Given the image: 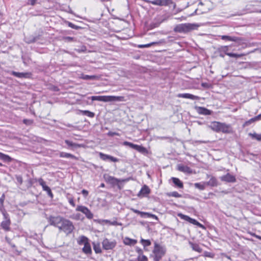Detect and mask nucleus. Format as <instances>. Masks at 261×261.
Instances as JSON below:
<instances>
[{"instance_id":"f257e3e1","label":"nucleus","mask_w":261,"mask_h":261,"mask_svg":"<svg viewBox=\"0 0 261 261\" xmlns=\"http://www.w3.org/2000/svg\"><path fill=\"white\" fill-rule=\"evenodd\" d=\"M209 127L212 130L217 133L222 132L225 134L232 133V128L231 125L225 123L214 121L211 123Z\"/></svg>"},{"instance_id":"f03ea898","label":"nucleus","mask_w":261,"mask_h":261,"mask_svg":"<svg viewBox=\"0 0 261 261\" xmlns=\"http://www.w3.org/2000/svg\"><path fill=\"white\" fill-rule=\"evenodd\" d=\"M166 252V248L165 246H162L155 242L154 244V248L151 257L153 258V261H160L165 255Z\"/></svg>"},{"instance_id":"7ed1b4c3","label":"nucleus","mask_w":261,"mask_h":261,"mask_svg":"<svg viewBox=\"0 0 261 261\" xmlns=\"http://www.w3.org/2000/svg\"><path fill=\"white\" fill-rule=\"evenodd\" d=\"M103 178L105 181L111 185L112 187H115V186H117L119 189H121V187L120 186V182H126L129 180V178H127L126 179H118L114 176H110L108 174H105L103 175Z\"/></svg>"},{"instance_id":"20e7f679","label":"nucleus","mask_w":261,"mask_h":261,"mask_svg":"<svg viewBox=\"0 0 261 261\" xmlns=\"http://www.w3.org/2000/svg\"><path fill=\"white\" fill-rule=\"evenodd\" d=\"M198 25L194 23H181L176 25L174 31L178 33H187L197 28Z\"/></svg>"},{"instance_id":"39448f33","label":"nucleus","mask_w":261,"mask_h":261,"mask_svg":"<svg viewBox=\"0 0 261 261\" xmlns=\"http://www.w3.org/2000/svg\"><path fill=\"white\" fill-rule=\"evenodd\" d=\"M74 229V226L73 223L68 219H64L59 229L68 235L71 233Z\"/></svg>"},{"instance_id":"423d86ee","label":"nucleus","mask_w":261,"mask_h":261,"mask_svg":"<svg viewBox=\"0 0 261 261\" xmlns=\"http://www.w3.org/2000/svg\"><path fill=\"white\" fill-rule=\"evenodd\" d=\"M64 219L65 218L61 216H50L48 217V220L50 225L54 226L59 229V227L62 223Z\"/></svg>"},{"instance_id":"0eeeda50","label":"nucleus","mask_w":261,"mask_h":261,"mask_svg":"<svg viewBox=\"0 0 261 261\" xmlns=\"http://www.w3.org/2000/svg\"><path fill=\"white\" fill-rule=\"evenodd\" d=\"M76 211L81 212L85 215L87 218L92 219L93 218V214L90 210L86 206L83 205H77Z\"/></svg>"},{"instance_id":"6e6552de","label":"nucleus","mask_w":261,"mask_h":261,"mask_svg":"<svg viewBox=\"0 0 261 261\" xmlns=\"http://www.w3.org/2000/svg\"><path fill=\"white\" fill-rule=\"evenodd\" d=\"M102 247L105 250L113 249L116 245L115 241H111L108 239H105L102 242Z\"/></svg>"},{"instance_id":"1a4fd4ad","label":"nucleus","mask_w":261,"mask_h":261,"mask_svg":"<svg viewBox=\"0 0 261 261\" xmlns=\"http://www.w3.org/2000/svg\"><path fill=\"white\" fill-rule=\"evenodd\" d=\"M146 2L148 3L159 6H167L172 3L171 0H146Z\"/></svg>"},{"instance_id":"9d476101","label":"nucleus","mask_w":261,"mask_h":261,"mask_svg":"<svg viewBox=\"0 0 261 261\" xmlns=\"http://www.w3.org/2000/svg\"><path fill=\"white\" fill-rule=\"evenodd\" d=\"M178 216L182 219L185 220L193 224L199 226L200 227H203V225L198 222L197 220L191 218L188 216L182 214H178Z\"/></svg>"},{"instance_id":"9b49d317","label":"nucleus","mask_w":261,"mask_h":261,"mask_svg":"<svg viewBox=\"0 0 261 261\" xmlns=\"http://www.w3.org/2000/svg\"><path fill=\"white\" fill-rule=\"evenodd\" d=\"M38 182L42 187L43 191H46L47 192V195L51 198H53L54 197L53 194L51 191V189L49 187L46 185L45 182L43 180V179L40 178L38 180Z\"/></svg>"},{"instance_id":"f8f14e48","label":"nucleus","mask_w":261,"mask_h":261,"mask_svg":"<svg viewBox=\"0 0 261 261\" xmlns=\"http://www.w3.org/2000/svg\"><path fill=\"white\" fill-rule=\"evenodd\" d=\"M99 156L102 160L105 161H110L113 162H117L119 161V159L117 158L102 152H99Z\"/></svg>"},{"instance_id":"ddd939ff","label":"nucleus","mask_w":261,"mask_h":261,"mask_svg":"<svg viewBox=\"0 0 261 261\" xmlns=\"http://www.w3.org/2000/svg\"><path fill=\"white\" fill-rule=\"evenodd\" d=\"M220 178L221 181L227 182H234L236 181V177L229 173H227L226 175L221 176Z\"/></svg>"},{"instance_id":"4468645a","label":"nucleus","mask_w":261,"mask_h":261,"mask_svg":"<svg viewBox=\"0 0 261 261\" xmlns=\"http://www.w3.org/2000/svg\"><path fill=\"white\" fill-rule=\"evenodd\" d=\"M150 193V189L149 188V187L147 185H145L142 187L141 190L137 194V196L138 197H146L148 194H149Z\"/></svg>"},{"instance_id":"2eb2a0df","label":"nucleus","mask_w":261,"mask_h":261,"mask_svg":"<svg viewBox=\"0 0 261 261\" xmlns=\"http://www.w3.org/2000/svg\"><path fill=\"white\" fill-rule=\"evenodd\" d=\"M177 96L179 98H188L192 100H199L200 97L190 93H179Z\"/></svg>"},{"instance_id":"dca6fc26","label":"nucleus","mask_w":261,"mask_h":261,"mask_svg":"<svg viewBox=\"0 0 261 261\" xmlns=\"http://www.w3.org/2000/svg\"><path fill=\"white\" fill-rule=\"evenodd\" d=\"M178 171L185 173L191 174L192 173V170L189 167L185 166L182 164H178L177 167Z\"/></svg>"},{"instance_id":"f3484780","label":"nucleus","mask_w":261,"mask_h":261,"mask_svg":"<svg viewBox=\"0 0 261 261\" xmlns=\"http://www.w3.org/2000/svg\"><path fill=\"white\" fill-rule=\"evenodd\" d=\"M196 109L197 110V112L199 114H201V115H211L212 113V111H211L206 108H205L204 107H196Z\"/></svg>"},{"instance_id":"a211bd4d","label":"nucleus","mask_w":261,"mask_h":261,"mask_svg":"<svg viewBox=\"0 0 261 261\" xmlns=\"http://www.w3.org/2000/svg\"><path fill=\"white\" fill-rule=\"evenodd\" d=\"M207 177H210L211 178L208 181L205 182V184L206 186H209L211 187H217L218 186V180L214 176H211L209 175H207Z\"/></svg>"},{"instance_id":"6ab92c4d","label":"nucleus","mask_w":261,"mask_h":261,"mask_svg":"<svg viewBox=\"0 0 261 261\" xmlns=\"http://www.w3.org/2000/svg\"><path fill=\"white\" fill-rule=\"evenodd\" d=\"M123 144L126 146H128L130 147H131L133 149H135L136 150H137L139 151H141L142 150L145 149V148L142 146H140L136 145V144H134L131 142H129L127 141L124 142Z\"/></svg>"},{"instance_id":"aec40b11","label":"nucleus","mask_w":261,"mask_h":261,"mask_svg":"<svg viewBox=\"0 0 261 261\" xmlns=\"http://www.w3.org/2000/svg\"><path fill=\"white\" fill-rule=\"evenodd\" d=\"M11 74L18 78H28L30 75L28 72H18L14 71Z\"/></svg>"},{"instance_id":"412c9836","label":"nucleus","mask_w":261,"mask_h":261,"mask_svg":"<svg viewBox=\"0 0 261 261\" xmlns=\"http://www.w3.org/2000/svg\"><path fill=\"white\" fill-rule=\"evenodd\" d=\"M93 101L97 100L99 101L108 102L109 96H93L91 97Z\"/></svg>"},{"instance_id":"4be33fe9","label":"nucleus","mask_w":261,"mask_h":261,"mask_svg":"<svg viewBox=\"0 0 261 261\" xmlns=\"http://www.w3.org/2000/svg\"><path fill=\"white\" fill-rule=\"evenodd\" d=\"M220 38L221 39H222L223 40L234 41V42H237L239 40V38L237 37L229 36H227V35L220 36Z\"/></svg>"},{"instance_id":"5701e85b","label":"nucleus","mask_w":261,"mask_h":261,"mask_svg":"<svg viewBox=\"0 0 261 261\" xmlns=\"http://www.w3.org/2000/svg\"><path fill=\"white\" fill-rule=\"evenodd\" d=\"M171 180L173 182L178 188H183L184 185L182 182L178 178L172 177Z\"/></svg>"},{"instance_id":"b1692460","label":"nucleus","mask_w":261,"mask_h":261,"mask_svg":"<svg viewBox=\"0 0 261 261\" xmlns=\"http://www.w3.org/2000/svg\"><path fill=\"white\" fill-rule=\"evenodd\" d=\"M228 50V46H223L219 48V56L224 58L226 53H228L227 51Z\"/></svg>"},{"instance_id":"393cba45","label":"nucleus","mask_w":261,"mask_h":261,"mask_svg":"<svg viewBox=\"0 0 261 261\" xmlns=\"http://www.w3.org/2000/svg\"><path fill=\"white\" fill-rule=\"evenodd\" d=\"M77 114L86 115L90 118H93L95 116V114L93 112L88 110H79Z\"/></svg>"},{"instance_id":"a878e982","label":"nucleus","mask_w":261,"mask_h":261,"mask_svg":"<svg viewBox=\"0 0 261 261\" xmlns=\"http://www.w3.org/2000/svg\"><path fill=\"white\" fill-rule=\"evenodd\" d=\"M38 39H39V36H34L26 37L24 38L25 41L29 44L34 43L36 42Z\"/></svg>"},{"instance_id":"bb28decb","label":"nucleus","mask_w":261,"mask_h":261,"mask_svg":"<svg viewBox=\"0 0 261 261\" xmlns=\"http://www.w3.org/2000/svg\"><path fill=\"white\" fill-rule=\"evenodd\" d=\"M83 251L87 254H91L92 250L90 244L89 243L85 244L84 247L83 248Z\"/></svg>"},{"instance_id":"cd10ccee","label":"nucleus","mask_w":261,"mask_h":261,"mask_svg":"<svg viewBox=\"0 0 261 261\" xmlns=\"http://www.w3.org/2000/svg\"><path fill=\"white\" fill-rule=\"evenodd\" d=\"M59 156L61 158H71L72 159L77 160V158L75 156L69 153L61 152L59 154Z\"/></svg>"},{"instance_id":"c85d7f7f","label":"nucleus","mask_w":261,"mask_h":261,"mask_svg":"<svg viewBox=\"0 0 261 261\" xmlns=\"http://www.w3.org/2000/svg\"><path fill=\"white\" fill-rule=\"evenodd\" d=\"M124 101V96H109V101Z\"/></svg>"},{"instance_id":"c756f323","label":"nucleus","mask_w":261,"mask_h":261,"mask_svg":"<svg viewBox=\"0 0 261 261\" xmlns=\"http://www.w3.org/2000/svg\"><path fill=\"white\" fill-rule=\"evenodd\" d=\"M10 224V220H7L5 221H3L1 223V226L6 231H9L10 230V227H9Z\"/></svg>"},{"instance_id":"7c9ffc66","label":"nucleus","mask_w":261,"mask_h":261,"mask_svg":"<svg viewBox=\"0 0 261 261\" xmlns=\"http://www.w3.org/2000/svg\"><path fill=\"white\" fill-rule=\"evenodd\" d=\"M0 160H3L5 162H10L12 161V158L8 155L5 154L0 152Z\"/></svg>"},{"instance_id":"2f4dec72","label":"nucleus","mask_w":261,"mask_h":261,"mask_svg":"<svg viewBox=\"0 0 261 261\" xmlns=\"http://www.w3.org/2000/svg\"><path fill=\"white\" fill-rule=\"evenodd\" d=\"M136 240L130 239L129 238H125L124 240V243L126 245H134L137 243Z\"/></svg>"},{"instance_id":"473e14b6","label":"nucleus","mask_w":261,"mask_h":261,"mask_svg":"<svg viewBox=\"0 0 261 261\" xmlns=\"http://www.w3.org/2000/svg\"><path fill=\"white\" fill-rule=\"evenodd\" d=\"M99 222L100 223H101V222H104V223H109V224H110L111 225H121V223H119V222H118L116 221H110L109 220H106V219L99 220Z\"/></svg>"},{"instance_id":"72a5a7b5","label":"nucleus","mask_w":261,"mask_h":261,"mask_svg":"<svg viewBox=\"0 0 261 261\" xmlns=\"http://www.w3.org/2000/svg\"><path fill=\"white\" fill-rule=\"evenodd\" d=\"M65 142L68 146L71 147L73 148H78V147H81L82 146V145L81 144L73 143L72 142H71L69 140H66L65 141Z\"/></svg>"},{"instance_id":"f704fd0d","label":"nucleus","mask_w":261,"mask_h":261,"mask_svg":"<svg viewBox=\"0 0 261 261\" xmlns=\"http://www.w3.org/2000/svg\"><path fill=\"white\" fill-rule=\"evenodd\" d=\"M206 186V185L205 184V182H203V184L200 182H197L194 184L195 187L200 190H204Z\"/></svg>"},{"instance_id":"c9c22d12","label":"nucleus","mask_w":261,"mask_h":261,"mask_svg":"<svg viewBox=\"0 0 261 261\" xmlns=\"http://www.w3.org/2000/svg\"><path fill=\"white\" fill-rule=\"evenodd\" d=\"M167 195L169 197H174L176 198L181 197V195L176 191L168 193Z\"/></svg>"},{"instance_id":"e433bc0d","label":"nucleus","mask_w":261,"mask_h":261,"mask_svg":"<svg viewBox=\"0 0 261 261\" xmlns=\"http://www.w3.org/2000/svg\"><path fill=\"white\" fill-rule=\"evenodd\" d=\"M140 242L144 248L151 245V242L149 240L141 239Z\"/></svg>"},{"instance_id":"4c0bfd02","label":"nucleus","mask_w":261,"mask_h":261,"mask_svg":"<svg viewBox=\"0 0 261 261\" xmlns=\"http://www.w3.org/2000/svg\"><path fill=\"white\" fill-rule=\"evenodd\" d=\"M93 249L96 253H100L101 252V250L99 244H93Z\"/></svg>"},{"instance_id":"58836bf2","label":"nucleus","mask_w":261,"mask_h":261,"mask_svg":"<svg viewBox=\"0 0 261 261\" xmlns=\"http://www.w3.org/2000/svg\"><path fill=\"white\" fill-rule=\"evenodd\" d=\"M250 136L252 137L253 139H255L258 141H261V134H258L256 133L250 134Z\"/></svg>"},{"instance_id":"ea45409f","label":"nucleus","mask_w":261,"mask_h":261,"mask_svg":"<svg viewBox=\"0 0 261 261\" xmlns=\"http://www.w3.org/2000/svg\"><path fill=\"white\" fill-rule=\"evenodd\" d=\"M86 243H88V239L85 236H82L80 238V241H79V244L80 245H82V244L85 245V244Z\"/></svg>"},{"instance_id":"a19ab883","label":"nucleus","mask_w":261,"mask_h":261,"mask_svg":"<svg viewBox=\"0 0 261 261\" xmlns=\"http://www.w3.org/2000/svg\"><path fill=\"white\" fill-rule=\"evenodd\" d=\"M82 79L86 80H93L96 79L95 75H83Z\"/></svg>"},{"instance_id":"79ce46f5","label":"nucleus","mask_w":261,"mask_h":261,"mask_svg":"<svg viewBox=\"0 0 261 261\" xmlns=\"http://www.w3.org/2000/svg\"><path fill=\"white\" fill-rule=\"evenodd\" d=\"M131 210L135 213L141 215V217L145 216V215L148 214V213L140 212L137 210L132 208Z\"/></svg>"},{"instance_id":"37998d69","label":"nucleus","mask_w":261,"mask_h":261,"mask_svg":"<svg viewBox=\"0 0 261 261\" xmlns=\"http://www.w3.org/2000/svg\"><path fill=\"white\" fill-rule=\"evenodd\" d=\"M138 261H148L147 257L143 254H139L138 256Z\"/></svg>"},{"instance_id":"c03bdc74","label":"nucleus","mask_w":261,"mask_h":261,"mask_svg":"<svg viewBox=\"0 0 261 261\" xmlns=\"http://www.w3.org/2000/svg\"><path fill=\"white\" fill-rule=\"evenodd\" d=\"M226 55L229 56L230 57H233V58H240L242 56V55L241 54H237L234 53H226Z\"/></svg>"},{"instance_id":"a18cd8bd","label":"nucleus","mask_w":261,"mask_h":261,"mask_svg":"<svg viewBox=\"0 0 261 261\" xmlns=\"http://www.w3.org/2000/svg\"><path fill=\"white\" fill-rule=\"evenodd\" d=\"M33 120L32 119H24L23 122L27 125H31L33 123Z\"/></svg>"},{"instance_id":"49530a36","label":"nucleus","mask_w":261,"mask_h":261,"mask_svg":"<svg viewBox=\"0 0 261 261\" xmlns=\"http://www.w3.org/2000/svg\"><path fill=\"white\" fill-rule=\"evenodd\" d=\"M63 39H64V41L66 42H69L75 41V39L74 38L71 37H69V36L65 37L63 38Z\"/></svg>"},{"instance_id":"de8ad7c7","label":"nucleus","mask_w":261,"mask_h":261,"mask_svg":"<svg viewBox=\"0 0 261 261\" xmlns=\"http://www.w3.org/2000/svg\"><path fill=\"white\" fill-rule=\"evenodd\" d=\"M69 203L73 207L75 206V204L74 201V198L72 196L67 197Z\"/></svg>"},{"instance_id":"09e8293b","label":"nucleus","mask_w":261,"mask_h":261,"mask_svg":"<svg viewBox=\"0 0 261 261\" xmlns=\"http://www.w3.org/2000/svg\"><path fill=\"white\" fill-rule=\"evenodd\" d=\"M156 44L155 42H152L151 43L146 44H142V45H139L138 47L139 48H146L151 46L152 45Z\"/></svg>"},{"instance_id":"8fccbe9b","label":"nucleus","mask_w":261,"mask_h":261,"mask_svg":"<svg viewBox=\"0 0 261 261\" xmlns=\"http://www.w3.org/2000/svg\"><path fill=\"white\" fill-rule=\"evenodd\" d=\"M254 122V120H253V118H251L250 119L248 120V121H246L243 124L244 126H247L250 125L251 123Z\"/></svg>"},{"instance_id":"3c124183","label":"nucleus","mask_w":261,"mask_h":261,"mask_svg":"<svg viewBox=\"0 0 261 261\" xmlns=\"http://www.w3.org/2000/svg\"><path fill=\"white\" fill-rule=\"evenodd\" d=\"M68 25L71 28L74 29H75V30H77V29H79L80 28V27H79L74 24L73 23H71L70 22H68Z\"/></svg>"},{"instance_id":"603ef678","label":"nucleus","mask_w":261,"mask_h":261,"mask_svg":"<svg viewBox=\"0 0 261 261\" xmlns=\"http://www.w3.org/2000/svg\"><path fill=\"white\" fill-rule=\"evenodd\" d=\"M108 135L110 137H113L114 136H119V133L116 132H109L108 133Z\"/></svg>"},{"instance_id":"864d4df0","label":"nucleus","mask_w":261,"mask_h":261,"mask_svg":"<svg viewBox=\"0 0 261 261\" xmlns=\"http://www.w3.org/2000/svg\"><path fill=\"white\" fill-rule=\"evenodd\" d=\"M16 178L17 182H18L20 184H21L22 183V178L21 176L17 175L16 176Z\"/></svg>"},{"instance_id":"5fc2aeb1","label":"nucleus","mask_w":261,"mask_h":261,"mask_svg":"<svg viewBox=\"0 0 261 261\" xmlns=\"http://www.w3.org/2000/svg\"><path fill=\"white\" fill-rule=\"evenodd\" d=\"M254 120V122L261 120V114L253 118Z\"/></svg>"},{"instance_id":"6e6d98bb","label":"nucleus","mask_w":261,"mask_h":261,"mask_svg":"<svg viewBox=\"0 0 261 261\" xmlns=\"http://www.w3.org/2000/svg\"><path fill=\"white\" fill-rule=\"evenodd\" d=\"M5 195L4 194H3L2 195V196H1V197L0 198V203L2 205V206L3 205V203H4V200H5Z\"/></svg>"},{"instance_id":"4d7b16f0","label":"nucleus","mask_w":261,"mask_h":261,"mask_svg":"<svg viewBox=\"0 0 261 261\" xmlns=\"http://www.w3.org/2000/svg\"><path fill=\"white\" fill-rule=\"evenodd\" d=\"M82 193L85 197H86L88 196L89 192L87 190L83 189L82 191Z\"/></svg>"},{"instance_id":"13d9d810","label":"nucleus","mask_w":261,"mask_h":261,"mask_svg":"<svg viewBox=\"0 0 261 261\" xmlns=\"http://www.w3.org/2000/svg\"><path fill=\"white\" fill-rule=\"evenodd\" d=\"M37 0H30L29 2H28V5H31L32 6H34L36 3Z\"/></svg>"},{"instance_id":"bf43d9fd","label":"nucleus","mask_w":261,"mask_h":261,"mask_svg":"<svg viewBox=\"0 0 261 261\" xmlns=\"http://www.w3.org/2000/svg\"><path fill=\"white\" fill-rule=\"evenodd\" d=\"M193 249L195 250V251H198V252H200L201 249H200L199 247L198 246V245H195L193 247Z\"/></svg>"},{"instance_id":"052dcab7","label":"nucleus","mask_w":261,"mask_h":261,"mask_svg":"<svg viewBox=\"0 0 261 261\" xmlns=\"http://www.w3.org/2000/svg\"><path fill=\"white\" fill-rule=\"evenodd\" d=\"M166 20V18L160 19H159V22L154 27H158L162 22H163V21H164Z\"/></svg>"},{"instance_id":"680f3d73","label":"nucleus","mask_w":261,"mask_h":261,"mask_svg":"<svg viewBox=\"0 0 261 261\" xmlns=\"http://www.w3.org/2000/svg\"><path fill=\"white\" fill-rule=\"evenodd\" d=\"M145 216H147L148 217H151L153 218H155L156 219H157V217L155 215H153V214H151L148 213V214L145 215Z\"/></svg>"},{"instance_id":"e2e57ef3","label":"nucleus","mask_w":261,"mask_h":261,"mask_svg":"<svg viewBox=\"0 0 261 261\" xmlns=\"http://www.w3.org/2000/svg\"><path fill=\"white\" fill-rule=\"evenodd\" d=\"M137 252L138 253L139 255V254H143V251L141 249H137Z\"/></svg>"},{"instance_id":"0e129e2a","label":"nucleus","mask_w":261,"mask_h":261,"mask_svg":"<svg viewBox=\"0 0 261 261\" xmlns=\"http://www.w3.org/2000/svg\"><path fill=\"white\" fill-rule=\"evenodd\" d=\"M207 85L208 84L207 83H203L201 84L202 86L203 87H207Z\"/></svg>"},{"instance_id":"69168bd1","label":"nucleus","mask_w":261,"mask_h":261,"mask_svg":"<svg viewBox=\"0 0 261 261\" xmlns=\"http://www.w3.org/2000/svg\"><path fill=\"white\" fill-rule=\"evenodd\" d=\"M105 187V185L103 183H101L99 186L100 188H104Z\"/></svg>"},{"instance_id":"338daca9","label":"nucleus","mask_w":261,"mask_h":261,"mask_svg":"<svg viewBox=\"0 0 261 261\" xmlns=\"http://www.w3.org/2000/svg\"><path fill=\"white\" fill-rule=\"evenodd\" d=\"M210 254V253H208V254H207L206 256H208V257H211V256Z\"/></svg>"},{"instance_id":"774afa93","label":"nucleus","mask_w":261,"mask_h":261,"mask_svg":"<svg viewBox=\"0 0 261 261\" xmlns=\"http://www.w3.org/2000/svg\"><path fill=\"white\" fill-rule=\"evenodd\" d=\"M210 254V253H208V254H207L206 256H208V257H211V256Z\"/></svg>"}]
</instances>
